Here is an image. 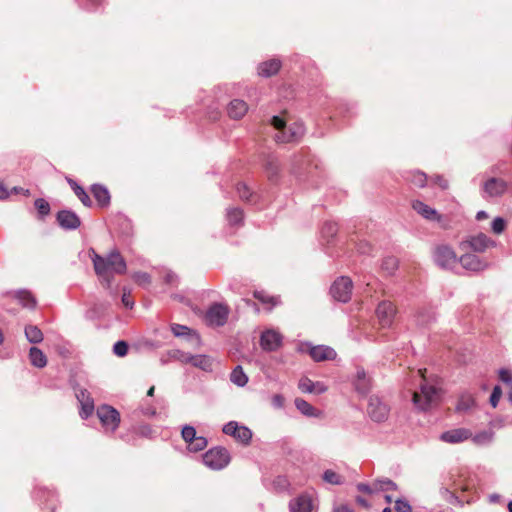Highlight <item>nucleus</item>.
Returning a JSON list of instances; mask_svg holds the SVG:
<instances>
[{
    "instance_id": "f257e3e1",
    "label": "nucleus",
    "mask_w": 512,
    "mask_h": 512,
    "mask_svg": "<svg viewBox=\"0 0 512 512\" xmlns=\"http://www.w3.org/2000/svg\"><path fill=\"white\" fill-rule=\"evenodd\" d=\"M91 260L97 276H99L106 287H110L114 274H125L127 264L117 249L110 251L105 257L97 254L91 249Z\"/></svg>"
},
{
    "instance_id": "f03ea898",
    "label": "nucleus",
    "mask_w": 512,
    "mask_h": 512,
    "mask_svg": "<svg viewBox=\"0 0 512 512\" xmlns=\"http://www.w3.org/2000/svg\"><path fill=\"white\" fill-rule=\"evenodd\" d=\"M270 122L277 131L274 138L278 143L298 142L305 134V127L301 122H293L287 125L286 121L280 116H273Z\"/></svg>"
},
{
    "instance_id": "7ed1b4c3",
    "label": "nucleus",
    "mask_w": 512,
    "mask_h": 512,
    "mask_svg": "<svg viewBox=\"0 0 512 512\" xmlns=\"http://www.w3.org/2000/svg\"><path fill=\"white\" fill-rule=\"evenodd\" d=\"M203 463L212 470H222L231 461L229 451L224 447H214L206 451L203 456Z\"/></svg>"
},
{
    "instance_id": "20e7f679",
    "label": "nucleus",
    "mask_w": 512,
    "mask_h": 512,
    "mask_svg": "<svg viewBox=\"0 0 512 512\" xmlns=\"http://www.w3.org/2000/svg\"><path fill=\"white\" fill-rule=\"evenodd\" d=\"M439 396V390L436 387L423 383L420 385V391L414 392L412 400L418 409L425 411L437 402Z\"/></svg>"
},
{
    "instance_id": "39448f33",
    "label": "nucleus",
    "mask_w": 512,
    "mask_h": 512,
    "mask_svg": "<svg viewBox=\"0 0 512 512\" xmlns=\"http://www.w3.org/2000/svg\"><path fill=\"white\" fill-rule=\"evenodd\" d=\"M97 416L103 428L111 433H114L120 424V413L110 405H101L97 408Z\"/></svg>"
},
{
    "instance_id": "423d86ee",
    "label": "nucleus",
    "mask_w": 512,
    "mask_h": 512,
    "mask_svg": "<svg viewBox=\"0 0 512 512\" xmlns=\"http://www.w3.org/2000/svg\"><path fill=\"white\" fill-rule=\"evenodd\" d=\"M352 289V280L349 277L341 276L333 282L330 293L335 300L347 303L351 299Z\"/></svg>"
},
{
    "instance_id": "0eeeda50",
    "label": "nucleus",
    "mask_w": 512,
    "mask_h": 512,
    "mask_svg": "<svg viewBox=\"0 0 512 512\" xmlns=\"http://www.w3.org/2000/svg\"><path fill=\"white\" fill-rule=\"evenodd\" d=\"M390 407L379 396L372 395L368 400L367 413L374 422H384L387 420Z\"/></svg>"
},
{
    "instance_id": "6e6552de",
    "label": "nucleus",
    "mask_w": 512,
    "mask_h": 512,
    "mask_svg": "<svg viewBox=\"0 0 512 512\" xmlns=\"http://www.w3.org/2000/svg\"><path fill=\"white\" fill-rule=\"evenodd\" d=\"M229 316V308L221 303H214L206 312L205 320L208 325L222 327L226 324Z\"/></svg>"
},
{
    "instance_id": "1a4fd4ad",
    "label": "nucleus",
    "mask_w": 512,
    "mask_h": 512,
    "mask_svg": "<svg viewBox=\"0 0 512 512\" xmlns=\"http://www.w3.org/2000/svg\"><path fill=\"white\" fill-rule=\"evenodd\" d=\"M435 263L442 269H453L458 263V259L454 250L447 246H438L433 254Z\"/></svg>"
},
{
    "instance_id": "9d476101",
    "label": "nucleus",
    "mask_w": 512,
    "mask_h": 512,
    "mask_svg": "<svg viewBox=\"0 0 512 512\" xmlns=\"http://www.w3.org/2000/svg\"><path fill=\"white\" fill-rule=\"evenodd\" d=\"M508 188V184L501 178L491 177L482 185V197L485 199L502 196Z\"/></svg>"
},
{
    "instance_id": "9b49d317",
    "label": "nucleus",
    "mask_w": 512,
    "mask_h": 512,
    "mask_svg": "<svg viewBox=\"0 0 512 512\" xmlns=\"http://www.w3.org/2000/svg\"><path fill=\"white\" fill-rule=\"evenodd\" d=\"M396 315V308L394 304L388 300L381 301L376 308V316L379 324L383 328L391 327L394 317Z\"/></svg>"
},
{
    "instance_id": "f8f14e48",
    "label": "nucleus",
    "mask_w": 512,
    "mask_h": 512,
    "mask_svg": "<svg viewBox=\"0 0 512 512\" xmlns=\"http://www.w3.org/2000/svg\"><path fill=\"white\" fill-rule=\"evenodd\" d=\"M458 262L461 264L462 268L471 272H481L490 267V263L484 259H481L479 256L467 253L462 255Z\"/></svg>"
},
{
    "instance_id": "ddd939ff",
    "label": "nucleus",
    "mask_w": 512,
    "mask_h": 512,
    "mask_svg": "<svg viewBox=\"0 0 512 512\" xmlns=\"http://www.w3.org/2000/svg\"><path fill=\"white\" fill-rule=\"evenodd\" d=\"M58 225L64 230H76L81 225L79 216L72 210L63 209L56 215Z\"/></svg>"
},
{
    "instance_id": "4468645a",
    "label": "nucleus",
    "mask_w": 512,
    "mask_h": 512,
    "mask_svg": "<svg viewBox=\"0 0 512 512\" xmlns=\"http://www.w3.org/2000/svg\"><path fill=\"white\" fill-rule=\"evenodd\" d=\"M282 340V335L279 332L275 330H266L261 334L260 345L263 350L273 352L281 347Z\"/></svg>"
},
{
    "instance_id": "2eb2a0df",
    "label": "nucleus",
    "mask_w": 512,
    "mask_h": 512,
    "mask_svg": "<svg viewBox=\"0 0 512 512\" xmlns=\"http://www.w3.org/2000/svg\"><path fill=\"white\" fill-rule=\"evenodd\" d=\"M76 398L80 404V417L82 419H87L94 412V401L91 397L90 393L86 389H80L76 393Z\"/></svg>"
},
{
    "instance_id": "dca6fc26",
    "label": "nucleus",
    "mask_w": 512,
    "mask_h": 512,
    "mask_svg": "<svg viewBox=\"0 0 512 512\" xmlns=\"http://www.w3.org/2000/svg\"><path fill=\"white\" fill-rule=\"evenodd\" d=\"M472 436L469 429L456 428L441 433L440 440L449 444H458L468 440Z\"/></svg>"
},
{
    "instance_id": "f3484780",
    "label": "nucleus",
    "mask_w": 512,
    "mask_h": 512,
    "mask_svg": "<svg viewBox=\"0 0 512 512\" xmlns=\"http://www.w3.org/2000/svg\"><path fill=\"white\" fill-rule=\"evenodd\" d=\"M214 362V358L209 355H193L191 353H188L187 364H190L193 367L198 368L204 372H212L214 369Z\"/></svg>"
},
{
    "instance_id": "a211bd4d",
    "label": "nucleus",
    "mask_w": 512,
    "mask_h": 512,
    "mask_svg": "<svg viewBox=\"0 0 512 512\" xmlns=\"http://www.w3.org/2000/svg\"><path fill=\"white\" fill-rule=\"evenodd\" d=\"M290 512H312L313 500L307 493H302L289 502Z\"/></svg>"
},
{
    "instance_id": "6ab92c4d",
    "label": "nucleus",
    "mask_w": 512,
    "mask_h": 512,
    "mask_svg": "<svg viewBox=\"0 0 512 512\" xmlns=\"http://www.w3.org/2000/svg\"><path fill=\"white\" fill-rule=\"evenodd\" d=\"M469 245L474 252L482 253L490 247H495L496 242L490 239L484 233L471 236L469 239Z\"/></svg>"
},
{
    "instance_id": "aec40b11",
    "label": "nucleus",
    "mask_w": 512,
    "mask_h": 512,
    "mask_svg": "<svg viewBox=\"0 0 512 512\" xmlns=\"http://www.w3.org/2000/svg\"><path fill=\"white\" fill-rule=\"evenodd\" d=\"M309 354L316 362L333 360L336 357L335 350L326 345L310 346Z\"/></svg>"
},
{
    "instance_id": "412c9836",
    "label": "nucleus",
    "mask_w": 512,
    "mask_h": 512,
    "mask_svg": "<svg viewBox=\"0 0 512 512\" xmlns=\"http://www.w3.org/2000/svg\"><path fill=\"white\" fill-rule=\"evenodd\" d=\"M412 208L426 220L440 222L442 219V216L437 212V210L420 200L413 201Z\"/></svg>"
},
{
    "instance_id": "4be33fe9",
    "label": "nucleus",
    "mask_w": 512,
    "mask_h": 512,
    "mask_svg": "<svg viewBox=\"0 0 512 512\" xmlns=\"http://www.w3.org/2000/svg\"><path fill=\"white\" fill-rule=\"evenodd\" d=\"M188 353L180 349H171L161 354L160 363L166 365L172 361H177L182 364H187Z\"/></svg>"
},
{
    "instance_id": "5701e85b",
    "label": "nucleus",
    "mask_w": 512,
    "mask_h": 512,
    "mask_svg": "<svg viewBox=\"0 0 512 512\" xmlns=\"http://www.w3.org/2000/svg\"><path fill=\"white\" fill-rule=\"evenodd\" d=\"M298 388L303 393L322 394L327 390V387L322 382H313L307 377L301 378L298 383Z\"/></svg>"
},
{
    "instance_id": "b1692460",
    "label": "nucleus",
    "mask_w": 512,
    "mask_h": 512,
    "mask_svg": "<svg viewBox=\"0 0 512 512\" xmlns=\"http://www.w3.org/2000/svg\"><path fill=\"white\" fill-rule=\"evenodd\" d=\"M91 192L100 207L109 206L111 197L107 187L101 184H93Z\"/></svg>"
},
{
    "instance_id": "393cba45",
    "label": "nucleus",
    "mask_w": 512,
    "mask_h": 512,
    "mask_svg": "<svg viewBox=\"0 0 512 512\" xmlns=\"http://www.w3.org/2000/svg\"><path fill=\"white\" fill-rule=\"evenodd\" d=\"M354 386L356 391L360 394H367L370 391V378L367 376L363 368L357 369Z\"/></svg>"
},
{
    "instance_id": "a878e982",
    "label": "nucleus",
    "mask_w": 512,
    "mask_h": 512,
    "mask_svg": "<svg viewBox=\"0 0 512 512\" xmlns=\"http://www.w3.org/2000/svg\"><path fill=\"white\" fill-rule=\"evenodd\" d=\"M248 111V105L240 99L232 100L227 108L228 115L233 119L242 118Z\"/></svg>"
},
{
    "instance_id": "bb28decb",
    "label": "nucleus",
    "mask_w": 512,
    "mask_h": 512,
    "mask_svg": "<svg viewBox=\"0 0 512 512\" xmlns=\"http://www.w3.org/2000/svg\"><path fill=\"white\" fill-rule=\"evenodd\" d=\"M281 67V62L278 59H271L262 62L258 66V74L262 77H270L275 75Z\"/></svg>"
},
{
    "instance_id": "cd10ccee",
    "label": "nucleus",
    "mask_w": 512,
    "mask_h": 512,
    "mask_svg": "<svg viewBox=\"0 0 512 512\" xmlns=\"http://www.w3.org/2000/svg\"><path fill=\"white\" fill-rule=\"evenodd\" d=\"M264 167L270 181H275L279 174V161L275 155H268Z\"/></svg>"
},
{
    "instance_id": "c85d7f7f",
    "label": "nucleus",
    "mask_w": 512,
    "mask_h": 512,
    "mask_svg": "<svg viewBox=\"0 0 512 512\" xmlns=\"http://www.w3.org/2000/svg\"><path fill=\"white\" fill-rule=\"evenodd\" d=\"M67 182L75 195L78 197V199L82 202V204L86 207L92 206V201L87 194V192L84 190L82 186H80L75 180L71 178H67Z\"/></svg>"
},
{
    "instance_id": "c756f323",
    "label": "nucleus",
    "mask_w": 512,
    "mask_h": 512,
    "mask_svg": "<svg viewBox=\"0 0 512 512\" xmlns=\"http://www.w3.org/2000/svg\"><path fill=\"white\" fill-rule=\"evenodd\" d=\"M19 304L24 308H34L36 300L34 296L27 290H18L13 293Z\"/></svg>"
},
{
    "instance_id": "7c9ffc66",
    "label": "nucleus",
    "mask_w": 512,
    "mask_h": 512,
    "mask_svg": "<svg viewBox=\"0 0 512 512\" xmlns=\"http://www.w3.org/2000/svg\"><path fill=\"white\" fill-rule=\"evenodd\" d=\"M29 359L31 364L37 368H43L47 364V358L45 354L37 347L30 348Z\"/></svg>"
},
{
    "instance_id": "2f4dec72",
    "label": "nucleus",
    "mask_w": 512,
    "mask_h": 512,
    "mask_svg": "<svg viewBox=\"0 0 512 512\" xmlns=\"http://www.w3.org/2000/svg\"><path fill=\"white\" fill-rule=\"evenodd\" d=\"M296 408L305 416L308 417H318L319 412L306 400L302 398L295 399Z\"/></svg>"
},
{
    "instance_id": "473e14b6",
    "label": "nucleus",
    "mask_w": 512,
    "mask_h": 512,
    "mask_svg": "<svg viewBox=\"0 0 512 512\" xmlns=\"http://www.w3.org/2000/svg\"><path fill=\"white\" fill-rule=\"evenodd\" d=\"M230 381L238 387H244L248 382V377L243 371L241 365H237L230 374Z\"/></svg>"
},
{
    "instance_id": "72a5a7b5",
    "label": "nucleus",
    "mask_w": 512,
    "mask_h": 512,
    "mask_svg": "<svg viewBox=\"0 0 512 512\" xmlns=\"http://www.w3.org/2000/svg\"><path fill=\"white\" fill-rule=\"evenodd\" d=\"M25 336L32 344H38L43 341L42 331L35 325H27L25 327Z\"/></svg>"
},
{
    "instance_id": "f704fd0d",
    "label": "nucleus",
    "mask_w": 512,
    "mask_h": 512,
    "mask_svg": "<svg viewBox=\"0 0 512 512\" xmlns=\"http://www.w3.org/2000/svg\"><path fill=\"white\" fill-rule=\"evenodd\" d=\"M226 218L231 226H240L243 223L244 214L240 208H228Z\"/></svg>"
},
{
    "instance_id": "c9c22d12",
    "label": "nucleus",
    "mask_w": 512,
    "mask_h": 512,
    "mask_svg": "<svg viewBox=\"0 0 512 512\" xmlns=\"http://www.w3.org/2000/svg\"><path fill=\"white\" fill-rule=\"evenodd\" d=\"M405 178L407 181L419 188H423L427 182L426 174L421 171H410L406 174Z\"/></svg>"
},
{
    "instance_id": "e433bc0d",
    "label": "nucleus",
    "mask_w": 512,
    "mask_h": 512,
    "mask_svg": "<svg viewBox=\"0 0 512 512\" xmlns=\"http://www.w3.org/2000/svg\"><path fill=\"white\" fill-rule=\"evenodd\" d=\"M373 486L376 492L398 489L397 484L389 478L376 479L373 482Z\"/></svg>"
},
{
    "instance_id": "4c0bfd02",
    "label": "nucleus",
    "mask_w": 512,
    "mask_h": 512,
    "mask_svg": "<svg viewBox=\"0 0 512 512\" xmlns=\"http://www.w3.org/2000/svg\"><path fill=\"white\" fill-rule=\"evenodd\" d=\"M435 313L431 310H421L416 315V323L418 326L426 327L435 321Z\"/></svg>"
},
{
    "instance_id": "58836bf2",
    "label": "nucleus",
    "mask_w": 512,
    "mask_h": 512,
    "mask_svg": "<svg viewBox=\"0 0 512 512\" xmlns=\"http://www.w3.org/2000/svg\"><path fill=\"white\" fill-rule=\"evenodd\" d=\"M322 479L331 485H342L344 483V477L332 469L325 470Z\"/></svg>"
},
{
    "instance_id": "ea45409f",
    "label": "nucleus",
    "mask_w": 512,
    "mask_h": 512,
    "mask_svg": "<svg viewBox=\"0 0 512 512\" xmlns=\"http://www.w3.org/2000/svg\"><path fill=\"white\" fill-rule=\"evenodd\" d=\"M338 232V226L337 223L332 221H327L323 224L321 229V236L323 239L327 241V243L330 242L331 239L337 234Z\"/></svg>"
},
{
    "instance_id": "a19ab883",
    "label": "nucleus",
    "mask_w": 512,
    "mask_h": 512,
    "mask_svg": "<svg viewBox=\"0 0 512 512\" xmlns=\"http://www.w3.org/2000/svg\"><path fill=\"white\" fill-rule=\"evenodd\" d=\"M472 437V441L477 445H486L492 442L494 438V432L492 430H484Z\"/></svg>"
},
{
    "instance_id": "79ce46f5",
    "label": "nucleus",
    "mask_w": 512,
    "mask_h": 512,
    "mask_svg": "<svg viewBox=\"0 0 512 512\" xmlns=\"http://www.w3.org/2000/svg\"><path fill=\"white\" fill-rule=\"evenodd\" d=\"M234 438L244 445H248L252 439V431L246 426L237 428Z\"/></svg>"
},
{
    "instance_id": "37998d69",
    "label": "nucleus",
    "mask_w": 512,
    "mask_h": 512,
    "mask_svg": "<svg viewBox=\"0 0 512 512\" xmlns=\"http://www.w3.org/2000/svg\"><path fill=\"white\" fill-rule=\"evenodd\" d=\"M134 433L140 437L152 439L156 437V431L149 424H140L134 428Z\"/></svg>"
},
{
    "instance_id": "c03bdc74",
    "label": "nucleus",
    "mask_w": 512,
    "mask_h": 512,
    "mask_svg": "<svg viewBox=\"0 0 512 512\" xmlns=\"http://www.w3.org/2000/svg\"><path fill=\"white\" fill-rule=\"evenodd\" d=\"M272 486L276 492H285L289 489L290 482L286 476L278 475L274 478Z\"/></svg>"
},
{
    "instance_id": "a18cd8bd",
    "label": "nucleus",
    "mask_w": 512,
    "mask_h": 512,
    "mask_svg": "<svg viewBox=\"0 0 512 512\" xmlns=\"http://www.w3.org/2000/svg\"><path fill=\"white\" fill-rule=\"evenodd\" d=\"M398 259L394 256L385 257L382 261V269L388 274H393L398 268Z\"/></svg>"
},
{
    "instance_id": "49530a36",
    "label": "nucleus",
    "mask_w": 512,
    "mask_h": 512,
    "mask_svg": "<svg viewBox=\"0 0 512 512\" xmlns=\"http://www.w3.org/2000/svg\"><path fill=\"white\" fill-rule=\"evenodd\" d=\"M171 332L175 337H185L190 335L197 337V335L189 327L176 323L171 325Z\"/></svg>"
},
{
    "instance_id": "de8ad7c7",
    "label": "nucleus",
    "mask_w": 512,
    "mask_h": 512,
    "mask_svg": "<svg viewBox=\"0 0 512 512\" xmlns=\"http://www.w3.org/2000/svg\"><path fill=\"white\" fill-rule=\"evenodd\" d=\"M208 441L204 436H197L192 442L188 444V449L191 452H199L207 447Z\"/></svg>"
},
{
    "instance_id": "09e8293b",
    "label": "nucleus",
    "mask_w": 512,
    "mask_h": 512,
    "mask_svg": "<svg viewBox=\"0 0 512 512\" xmlns=\"http://www.w3.org/2000/svg\"><path fill=\"white\" fill-rule=\"evenodd\" d=\"M237 193L242 200L253 202V193L245 183H238L236 186Z\"/></svg>"
},
{
    "instance_id": "8fccbe9b",
    "label": "nucleus",
    "mask_w": 512,
    "mask_h": 512,
    "mask_svg": "<svg viewBox=\"0 0 512 512\" xmlns=\"http://www.w3.org/2000/svg\"><path fill=\"white\" fill-rule=\"evenodd\" d=\"M181 436L186 443H190L197 437L196 429L191 425H184L181 430Z\"/></svg>"
},
{
    "instance_id": "3c124183",
    "label": "nucleus",
    "mask_w": 512,
    "mask_h": 512,
    "mask_svg": "<svg viewBox=\"0 0 512 512\" xmlns=\"http://www.w3.org/2000/svg\"><path fill=\"white\" fill-rule=\"evenodd\" d=\"M254 297L264 304H271L272 307L278 304L277 297L268 296L264 291H255Z\"/></svg>"
},
{
    "instance_id": "603ef678",
    "label": "nucleus",
    "mask_w": 512,
    "mask_h": 512,
    "mask_svg": "<svg viewBox=\"0 0 512 512\" xmlns=\"http://www.w3.org/2000/svg\"><path fill=\"white\" fill-rule=\"evenodd\" d=\"M34 205L41 217H44L49 214L50 205L45 199H43V198L36 199Z\"/></svg>"
},
{
    "instance_id": "864d4df0",
    "label": "nucleus",
    "mask_w": 512,
    "mask_h": 512,
    "mask_svg": "<svg viewBox=\"0 0 512 512\" xmlns=\"http://www.w3.org/2000/svg\"><path fill=\"white\" fill-rule=\"evenodd\" d=\"M134 281L140 286H148L151 283V276L146 272H137L133 275Z\"/></svg>"
},
{
    "instance_id": "5fc2aeb1",
    "label": "nucleus",
    "mask_w": 512,
    "mask_h": 512,
    "mask_svg": "<svg viewBox=\"0 0 512 512\" xmlns=\"http://www.w3.org/2000/svg\"><path fill=\"white\" fill-rule=\"evenodd\" d=\"M394 509L396 512H412V507L406 499H397Z\"/></svg>"
},
{
    "instance_id": "6e6d98bb",
    "label": "nucleus",
    "mask_w": 512,
    "mask_h": 512,
    "mask_svg": "<svg viewBox=\"0 0 512 512\" xmlns=\"http://www.w3.org/2000/svg\"><path fill=\"white\" fill-rule=\"evenodd\" d=\"M306 156H304L303 154H299V155H296L294 160H293V167H292V172L294 174H299L300 173V170L302 169L301 166L304 165L306 162L308 163L309 161L305 159Z\"/></svg>"
},
{
    "instance_id": "4d7b16f0",
    "label": "nucleus",
    "mask_w": 512,
    "mask_h": 512,
    "mask_svg": "<svg viewBox=\"0 0 512 512\" xmlns=\"http://www.w3.org/2000/svg\"><path fill=\"white\" fill-rule=\"evenodd\" d=\"M113 352L119 357L125 356L128 352L127 343L122 340L117 341L113 346Z\"/></svg>"
},
{
    "instance_id": "13d9d810",
    "label": "nucleus",
    "mask_w": 512,
    "mask_h": 512,
    "mask_svg": "<svg viewBox=\"0 0 512 512\" xmlns=\"http://www.w3.org/2000/svg\"><path fill=\"white\" fill-rule=\"evenodd\" d=\"M505 226H506L505 220L503 218H501V217H496L492 221L491 228H492V231L494 233L500 234V233H502L504 231Z\"/></svg>"
},
{
    "instance_id": "bf43d9fd",
    "label": "nucleus",
    "mask_w": 512,
    "mask_h": 512,
    "mask_svg": "<svg viewBox=\"0 0 512 512\" xmlns=\"http://www.w3.org/2000/svg\"><path fill=\"white\" fill-rule=\"evenodd\" d=\"M502 395V390H501V387L496 385L493 390H492V393L490 395V399H489V402L491 404V406L493 408H495L500 400V397Z\"/></svg>"
},
{
    "instance_id": "052dcab7",
    "label": "nucleus",
    "mask_w": 512,
    "mask_h": 512,
    "mask_svg": "<svg viewBox=\"0 0 512 512\" xmlns=\"http://www.w3.org/2000/svg\"><path fill=\"white\" fill-rule=\"evenodd\" d=\"M238 427V422L230 421L223 426L222 431L224 434L234 437Z\"/></svg>"
},
{
    "instance_id": "680f3d73",
    "label": "nucleus",
    "mask_w": 512,
    "mask_h": 512,
    "mask_svg": "<svg viewBox=\"0 0 512 512\" xmlns=\"http://www.w3.org/2000/svg\"><path fill=\"white\" fill-rule=\"evenodd\" d=\"M139 411L142 415L147 417H154L157 414L156 408L150 404L141 405Z\"/></svg>"
},
{
    "instance_id": "e2e57ef3",
    "label": "nucleus",
    "mask_w": 512,
    "mask_h": 512,
    "mask_svg": "<svg viewBox=\"0 0 512 512\" xmlns=\"http://www.w3.org/2000/svg\"><path fill=\"white\" fill-rule=\"evenodd\" d=\"M499 378L506 384H512V373L505 368L499 370Z\"/></svg>"
},
{
    "instance_id": "0e129e2a",
    "label": "nucleus",
    "mask_w": 512,
    "mask_h": 512,
    "mask_svg": "<svg viewBox=\"0 0 512 512\" xmlns=\"http://www.w3.org/2000/svg\"><path fill=\"white\" fill-rule=\"evenodd\" d=\"M121 301H122L123 305L128 309H132L134 306V301L132 300V298L130 296V292L124 291V293L121 297Z\"/></svg>"
},
{
    "instance_id": "69168bd1",
    "label": "nucleus",
    "mask_w": 512,
    "mask_h": 512,
    "mask_svg": "<svg viewBox=\"0 0 512 512\" xmlns=\"http://www.w3.org/2000/svg\"><path fill=\"white\" fill-rule=\"evenodd\" d=\"M273 407L281 409L284 406V397L280 394H275L271 399Z\"/></svg>"
},
{
    "instance_id": "338daca9",
    "label": "nucleus",
    "mask_w": 512,
    "mask_h": 512,
    "mask_svg": "<svg viewBox=\"0 0 512 512\" xmlns=\"http://www.w3.org/2000/svg\"><path fill=\"white\" fill-rule=\"evenodd\" d=\"M432 180L435 184H437L443 190L447 189L449 186L448 181L441 175H436L435 177L432 178Z\"/></svg>"
},
{
    "instance_id": "774afa93",
    "label": "nucleus",
    "mask_w": 512,
    "mask_h": 512,
    "mask_svg": "<svg viewBox=\"0 0 512 512\" xmlns=\"http://www.w3.org/2000/svg\"><path fill=\"white\" fill-rule=\"evenodd\" d=\"M357 489H358V491L363 492V493H367V494H372V493L376 492L374 490L373 484L369 485V484H366V483H359L357 485Z\"/></svg>"
}]
</instances>
